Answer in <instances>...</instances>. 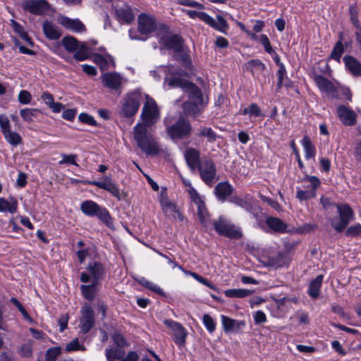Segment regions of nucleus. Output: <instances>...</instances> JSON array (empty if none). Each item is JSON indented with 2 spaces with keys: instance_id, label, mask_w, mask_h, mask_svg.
<instances>
[{
  "instance_id": "nucleus-46",
  "label": "nucleus",
  "mask_w": 361,
  "mask_h": 361,
  "mask_svg": "<svg viewBox=\"0 0 361 361\" xmlns=\"http://www.w3.org/2000/svg\"><path fill=\"white\" fill-rule=\"evenodd\" d=\"M62 348L60 346H56L49 348L46 351L45 361H56L57 357L61 354Z\"/></svg>"
},
{
  "instance_id": "nucleus-48",
  "label": "nucleus",
  "mask_w": 361,
  "mask_h": 361,
  "mask_svg": "<svg viewBox=\"0 0 361 361\" xmlns=\"http://www.w3.org/2000/svg\"><path fill=\"white\" fill-rule=\"evenodd\" d=\"M200 135L206 137L207 141L213 142L216 140L217 135L216 133L209 127H204L202 128Z\"/></svg>"
},
{
  "instance_id": "nucleus-26",
  "label": "nucleus",
  "mask_w": 361,
  "mask_h": 361,
  "mask_svg": "<svg viewBox=\"0 0 361 361\" xmlns=\"http://www.w3.org/2000/svg\"><path fill=\"white\" fill-rule=\"evenodd\" d=\"M184 157L191 170H195L200 165V152L197 149L192 147L187 149Z\"/></svg>"
},
{
  "instance_id": "nucleus-55",
  "label": "nucleus",
  "mask_w": 361,
  "mask_h": 361,
  "mask_svg": "<svg viewBox=\"0 0 361 361\" xmlns=\"http://www.w3.org/2000/svg\"><path fill=\"white\" fill-rule=\"evenodd\" d=\"M32 95L27 90H21L18 94V101L20 104H27L31 102Z\"/></svg>"
},
{
  "instance_id": "nucleus-27",
  "label": "nucleus",
  "mask_w": 361,
  "mask_h": 361,
  "mask_svg": "<svg viewBox=\"0 0 361 361\" xmlns=\"http://www.w3.org/2000/svg\"><path fill=\"white\" fill-rule=\"evenodd\" d=\"M42 29L44 35L51 40L59 39L62 35L61 30L55 24L49 21L44 22Z\"/></svg>"
},
{
  "instance_id": "nucleus-44",
  "label": "nucleus",
  "mask_w": 361,
  "mask_h": 361,
  "mask_svg": "<svg viewBox=\"0 0 361 361\" xmlns=\"http://www.w3.org/2000/svg\"><path fill=\"white\" fill-rule=\"evenodd\" d=\"M74 52V58L77 61H84L89 57V50L85 42H81L78 49Z\"/></svg>"
},
{
  "instance_id": "nucleus-30",
  "label": "nucleus",
  "mask_w": 361,
  "mask_h": 361,
  "mask_svg": "<svg viewBox=\"0 0 361 361\" xmlns=\"http://www.w3.org/2000/svg\"><path fill=\"white\" fill-rule=\"evenodd\" d=\"M18 203L16 198L6 199L0 197V212H9L13 214L18 209Z\"/></svg>"
},
{
  "instance_id": "nucleus-40",
  "label": "nucleus",
  "mask_w": 361,
  "mask_h": 361,
  "mask_svg": "<svg viewBox=\"0 0 361 361\" xmlns=\"http://www.w3.org/2000/svg\"><path fill=\"white\" fill-rule=\"evenodd\" d=\"M40 114V111L37 109H29L25 108L20 111V115L25 122H32L38 114Z\"/></svg>"
},
{
  "instance_id": "nucleus-10",
  "label": "nucleus",
  "mask_w": 361,
  "mask_h": 361,
  "mask_svg": "<svg viewBox=\"0 0 361 361\" xmlns=\"http://www.w3.org/2000/svg\"><path fill=\"white\" fill-rule=\"evenodd\" d=\"M192 132V126L188 120L181 118L167 128L169 136L173 141H178L188 137Z\"/></svg>"
},
{
  "instance_id": "nucleus-37",
  "label": "nucleus",
  "mask_w": 361,
  "mask_h": 361,
  "mask_svg": "<svg viewBox=\"0 0 361 361\" xmlns=\"http://www.w3.org/2000/svg\"><path fill=\"white\" fill-rule=\"evenodd\" d=\"M81 42H78L75 37L68 36L62 39V44L68 52L75 51Z\"/></svg>"
},
{
  "instance_id": "nucleus-61",
  "label": "nucleus",
  "mask_w": 361,
  "mask_h": 361,
  "mask_svg": "<svg viewBox=\"0 0 361 361\" xmlns=\"http://www.w3.org/2000/svg\"><path fill=\"white\" fill-rule=\"evenodd\" d=\"M93 61L98 66H99L102 69L106 68L107 60L103 56H101L99 54H95L93 56Z\"/></svg>"
},
{
  "instance_id": "nucleus-14",
  "label": "nucleus",
  "mask_w": 361,
  "mask_h": 361,
  "mask_svg": "<svg viewBox=\"0 0 361 361\" xmlns=\"http://www.w3.org/2000/svg\"><path fill=\"white\" fill-rule=\"evenodd\" d=\"M164 324L172 331L174 342L179 346L184 345L188 332L183 326L180 323L171 319H165Z\"/></svg>"
},
{
  "instance_id": "nucleus-50",
  "label": "nucleus",
  "mask_w": 361,
  "mask_h": 361,
  "mask_svg": "<svg viewBox=\"0 0 361 361\" xmlns=\"http://www.w3.org/2000/svg\"><path fill=\"white\" fill-rule=\"evenodd\" d=\"M94 251L92 248H86L80 250L77 252V256L79 259L80 262L84 263L86 259H90Z\"/></svg>"
},
{
  "instance_id": "nucleus-39",
  "label": "nucleus",
  "mask_w": 361,
  "mask_h": 361,
  "mask_svg": "<svg viewBox=\"0 0 361 361\" xmlns=\"http://www.w3.org/2000/svg\"><path fill=\"white\" fill-rule=\"evenodd\" d=\"M86 350L85 346L82 343H80L79 339L75 338L68 342L65 347V351L66 353H71L76 351H82L84 352Z\"/></svg>"
},
{
  "instance_id": "nucleus-45",
  "label": "nucleus",
  "mask_w": 361,
  "mask_h": 361,
  "mask_svg": "<svg viewBox=\"0 0 361 361\" xmlns=\"http://www.w3.org/2000/svg\"><path fill=\"white\" fill-rule=\"evenodd\" d=\"M181 271H183V272L186 274V275H188V276H192V278H194L196 281H199L200 283L205 285L206 286L209 287V288L212 289V290H216V287L214 285H213L212 283H210L207 279L203 278L202 276H201L200 275L195 273V272H192V271H187V270H185L183 267H182V269H180Z\"/></svg>"
},
{
  "instance_id": "nucleus-31",
  "label": "nucleus",
  "mask_w": 361,
  "mask_h": 361,
  "mask_svg": "<svg viewBox=\"0 0 361 361\" xmlns=\"http://www.w3.org/2000/svg\"><path fill=\"white\" fill-rule=\"evenodd\" d=\"M215 192L219 199L225 200L232 193L233 188L226 182L220 183L216 186Z\"/></svg>"
},
{
  "instance_id": "nucleus-64",
  "label": "nucleus",
  "mask_w": 361,
  "mask_h": 361,
  "mask_svg": "<svg viewBox=\"0 0 361 361\" xmlns=\"http://www.w3.org/2000/svg\"><path fill=\"white\" fill-rule=\"evenodd\" d=\"M41 99L49 107L54 102L53 95L48 92H44L41 96Z\"/></svg>"
},
{
  "instance_id": "nucleus-32",
  "label": "nucleus",
  "mask_w": 361,
  "mask_h": 361,
  "mask_svg": "<svg viewBox=\"0 0 361 361\" xmlns=\"http://www.w3.org/2000/svg\"><path fill=\"white\" fill-rule=\"evenodd\" d=\"M210 19L211 21L207 23V25L224 34H227L228 25L221 16H217V22L212 16H210Z\"/></svg>"
},
{
  "instance_id": "nucleus-17",
  "label": "nucleus",
  "mask_w": 361,
  "mask_h": 361,
  "mask_svg": "<svg viewBox=\"0 0 361 361\" xmlns=\"http://www.w3.org/2000/svg\"><path fill=\"white\" fill-rule=\"evenodd\" d=\"M314 80L322 93L331 97H339V94H336L338 84L331 82L322 75H316Z\"/></svg>"
},
{
  "instance_id": "nucleus-16",
  "label": "nucleus",
  "mask_w": 361,
  "mask_h": 361,
  "mask_svg": "<svg viewBox=\"0 0 361 361\" xmlns=\"http://www.w3.org/2000/svg\"><path fill=\"white\" fill-rule=\"evenodd\" d=\"M89 183L108 191L118 200H121L119 188L110 176H104L100 180L90 181Z\"/></svg>"
},
{
  "instance_id": "nucleus-25",
  "label": "nucleus",
  "mask_w": 361,
  "mask_h": 361,
  "mask_svg": "<svg viewBox=\"0 0 361 361\" xmlns=\"http://www.w3.org/2000/svg\"><path fill=\"white\" fill-rule=\"evenodd\" d=\"M343 63L345 69L353 76H361V63L352 56H344Z\"/></svg>"
},
{
  "instance_id": "nucleus-19",
  "label": "nucleus",
  "mask_w": 361,
  "mask_h": 361,
  "mask_svg": "<svg viewBox=\"0 0 361 361\" xmlns=\"http://www.w3.org/2000/svg\"><path fill=\"white\" fill-rule=\"evenodd\" d=\"M336 114L343 125L351 126L356 123L357 114L351 108L339 105L336 109Z\"/></svg>"
},
{
  "instance_id": "nucleus-53",
  "label": "nucleus",
  "mask_w": 361,
  "mask_h": 361,
  "mask_svg": "<svg viewBox=\"0 0 361 361\" xmlns=\"http://www.w3.org/2000/svg\"><path fill=\"white\" fill-rule=\"evenodd\" d=\"M176 3L180 5L196 8L199 9H203L204 8V6L203 4L193 0H177Z\"/></svg>"
},
{
  "instance_id": "nucleus-1",
  "label": "nucleus",
  "mask_w": 361,
  "mask_h": 361,
  "mask_svg": "<svg viewBox=\"0 0 361 361\" xmlns=\"http://www.w3.org/2000/svg\"><path fill=\"white\" fill-rule=\"evenodd\" d=\"M185 70L174 73L173 75L189 76L193 73L190 60L184 61ZM169 88L180 87L188 96V101L183 104L184 112L188 115H198L203 109V99L200 90L185 79L176 75L171 79L166 78L164 82Z\"/></svg>"
},
{
  "instance_id": "nucleus-9",
  "label": "nucleus",
  "mask_w": 361,
  "mask_h": 361,
  "mask_svg": "<svg viewBox=\"0 0 361 361\" xmlns=\"http://www.w3.org/2000/svg\"><path fill=\"white\" fill-rule=\"evenodd\" d=\"M141 117L145 128L150 127L159 118V111L156 102L152 99L146 97V102L143 106Z\"/></svg>"
},
{
  "instance_id": "nucleus-8",
  "label": "nucleus",
  "mask_w": 361,
  "mask_h": 361,
  "mask_svg": "<svg viewBox=\"0 0 361 361\" xmlns=\"http://www.w3.org/2000/svg\"><path fill=\"white\" fill-rule=\"evenodd\" d=\"M142 99L140 92H133L127 94L121 102V114L125 117L134 116L139 109Z\"/></svg>"
},
{
  "instance_id": "nucleus-43",
  "label": "nucleus",
  "mask_w": 361,
  "mask_h": 361,
  "mask_svg": "<svg viewBox=\"0 0 361 361\" xmlns=\"http://www.w3.org/2000/svg\"><path fill=\"white\" fill-rule=\"evenodd\" d=\"M3 135L5 140L12 146H18L22 142L21 136L18 133L11 131V130Z\"/></svg>"
},
{
  "instance_id": "nucleus-18",
  "label": "nucleus",
  "mask_w": 361,
  "mask_h": 361,
  "mask_svg": "<svg viewBox=\"0 0 361 361\" xmlns=\"http://www.w3.org/2000/svg\"><path fill=\"white\" fill-rule=\"evenodd\" d=\"M138 30L141 35H148L156 29V20L152 16L141 13L137 18Z\"/></svg>"
},
{
  "instance_id": "nucleus-20",
  "label": "nucleus",
  "mask_w": 361,
  "mask_h": 361,
  "mask_svg": "<svg viewBox=\"0 0 361 361\" xmlns=\"http://www.w3.org/2000/svg\"><path fill=\"white\" fill-rule=\"evenodd\" d=\"M198 168L203 180L207 184L212 183L216 177V167L213 161L206 160Z\"/></svg>"
},
{
  "instance_id": "nucleus-34",
  "label": "nucleus",
  "mask_w": 361,
  "mask_h": 361,
  "mask_svg": "<svg viewBox=\"0 0 361 361\" xmlns=\"http://www.w3.org/2000/svg\"><path fill=\"white\" fill-rule=\"evenodd\" d=\"M254 290L244 288L228 289L224 291V295L228 298H243L252 295Z\"/></svg>"
},
{
  "instance_id": "nucleus-51",
  "label": "nucleus",
  "mask_w": 361,
  "mask_h": 361,
  "mask_svg": "<svg viewBox=\"0 0 361 361\" xmlns=\"http://www.w3.org/2000/svg\"><path fill=\"white\" fill-rule=\"evenodd\" d=\"M336 94H339V97H337L338 99H347L348 101H351L352 99L351 92L348 87H341L338 85Z\"/></svg>"
},
{
  "instance_id": "nucleus-4",
  "label": "nucleus",
  "mask_w": 361,
  "mask_h": 361,
  "mask_svg": "<svg viewBox=\"0 0 361 361\" xmlns=\"http://www.w3.org/2000/svg\"><path fill=\"white\" fill-rule=\"evenodd\" d=\"M159 201L166 217L180 221L184 220V215L176 203L168 198L166 189L161 190L159 195Z\"/></svg>"
},
{
  "instance_id": "nucleus-35",
  "label": "nucleus",
  "mask_w": 361,
  "mask_h": 361,
  "mask_svg": "<svg viewBox=\"0 0 361 361\" xmlns=\"http://www.w3.org/2000/svg\"><path fill=\"white\" fill-rule=\"evenodd\" d=\"M268 226L276 232L283 233L286 231L287 226L280 219L276 217H269L267 219Z\"/></svg>"
},
{
  "instance_id": "nucleus-57",
  "label": "nucleus",
  "mask_w": 361,
  "mask_h": 361,
  "mask_svg": "<svg viewBox=\"0 0 361 361\" xmlns=\"http://www.w3.org/2000/svg\"><path fill=\"white\" fill-rule=\"evenodd\" d=\"M0 128L3 134L11 130L10 121L6 115H0Z\"/></svg>"
},
{
  "instance_id": "nucleus-38",
  "label": "nucleus",
  "mask_w": 361,
  "mask_h": 361,
  "mask_svg": "<svg viewBox=\"0 0 361 361\" xmlns=\"http://www.w3.org/2000/svg\"><path fill=\"white\" fill-rule=\"evenodd\" d=\"M124 350L120 348H106L105 351V355L108 361L121 360L124 357Z\"/></svg>"
},
{
  "instance_id": "nucleus-59",
  "label": "nucleus",
  "mask_w": 361,
  "mask_h": 361,
  "mask_svg": "<svg viewBox=\"0 0 361 361\" xmlns=\"http://www.w3.org/2000/svg\"><path fill=\"white\" fill-rule=\"evenodd\" d=\"M346 235L350 236L361 235V225L357 224L350 226L346 231Z\"/></svg>"
},
{
  "instance_id": "nucleus-62",
  "label": "nucleus",
  "mask_w": 361,
  "mask_h": 361,
  "mask_svg": "<svg viewBox=\"0 0 361 361\" xmlns=\"http://www.w3.org/2000/svg\"><path fill=\"white\" fill-rule=\"evenodd\" d=\"M286 71L285 66L283 64H280L279 69L277 72V76H278L277 87H278V88L281 87L282 81H283V77L286 75Z\"/></svg>"
},
{
  "instance_id": "nucleus-49",
  "label": "nucleus",
  "mask_w": 361,
  "mask_h": 361,
  "mask_svg": "<svg viewBox=\"0 0 361 361\" xmlns=\"http://www.w3.org/2000/svg\"><path fill=\"white\" fill-rule=\"evenodd\" d=\"M343 52H344V47H343L341 42L339 41L336 44L334 48L333 49L331 54V58L337 61H340V59H341Z\"/></svg>"
},
{
  "instance_id": "nucleus-33",
  "label": "nucleus",
  "mask_w": 361,
  "mask_h": 361,
  "mask_svg": "<svg viewBox=\"0 0 361 361\" xmlns=\"http://www.w3.org/2000/svg\"><path fill=\"white\" fill-rule=\"evenodd\" d=\"M301 144L305 150V157L306 159H314L316 149L312 145L310 138L308 136H304L301 140Z\"/></svg>"
},
{
  "instance_id": "nucleus-7",
  "label": "nucleus",
  "mask_w": 361,
  "mask_h": 361,
  "mask_svg": "<svg viewBox=\"0 0 361 361\" xmlns=\"http://www.w3.org/2000/svg\"><path fill=\"white\" fill-rule=\"evenodd\" d=\"M213 226L219 235L232 239H238L242 236L240 228L223 216H220L217 220H215L213 222Z\"/></svg>"
},
{
  "instance_id": "nucleus-54",
  "label": "nucleus",
  "mask_w": 361,
  "mask_h": 361,
  "mask_svg": "<svg viewBox=\"0 0 361 361\" xmlns=\"http://www.w3.org/2000/svg\"><path fill=\"white\" fill-rule=\"evenodd\" d=\"M112 339L114 344L117 345L118 348H123L126 345H128V343L126 341L124 336L119 333H115L112 336Z\"/></svg>"
},
{
  "instance_id": "nucleus-28",
  "label": "nucleus",
  "mask_w": 361,
  "mask_h": 361,
  "mask_svg": "<svg viewBox=\"0 0 361 361\" xmlns=\"http://www.w3.org/2000/svg\"><path fill=\"white\" fill-rule=\"evenodd\" d=\"M161 43L167 48L179 51L182 47L181 38L178 35L164 36L161 39Z\"/></svg>"
},
{
  "instance_id": "nucleus-63",
  "label": "nucleus",
  "mask_w": 361,
  "mask_h": 361,
  "mask_svg": "<svg viewBox=\"0 0 361 361\" xmlns=\"http://www.w3.org/2000/svg\"><path fill=\"white\" fill-rule=\"evenodd\" d=\"M68 319L69 316L68 314H64L61 315V317L59 319L58 324L59 325V331L61 332L63 331L66 329Z\"/></svg>"
},
{
  "instance_id": "nucleus-21",
  "label": "nucleus",
  "mask_w": 361,
  "mask_h": 361,
  "mask_svg": "<svg viewBox=\"0 0 361 361\" xmlns=\"http://www.w3.org/2000/svg\"><path fill=\"white\" fill-rule=\"evenodd\" d=\"M114 13L117 19L123 23H130L134 18L135 16L132 8L126 4L121 5H114Z\"/></svg>"
},
{
  "instance_id": "nucleus-11",
  "label": "nucleus",
  "mask_w": 361,
  "mask_h": 361,
  "mask_svg": "<svg viewBox=\"0 0 361 361\" xmlns=\"http://www.w3.org/2000/svg\"><path fill=\"white\" fill-rule=\"evenodd\" d=\"M337 210L339 218H334L331 221V226L336 231L341 232L345 228L350 220L353 219L354 213L348 204L337 205Z\"/></svg>"
},
{
  "instance_id": "nucleus-15",
  "label": "nucleus",
  "mask_w": 361,
  "mask_h": 361,
  "mask_svg": "<svg viewBox=\"0 0 361 361\" xmlns=\"http://www.w3.org/2000/svg\"><path fill=\"white\" fill-rule=\"evenodd\" d=\"M21 6L25 11L34 15H42L51 8L45 0H23Z\"/></svg>"
},
{
  "instance_id": "nucleus-22",
  "label": "nucleus",
  "mask_w": 361,
  "mask_h": 361,
  "mask_svg": "<svg viewBox=\"0 0 361 361\" xmlns=\"http://www.w3.org/2000/svg\"><path fill=\"white\" fill-rule=\"evenodd\" d=\"M221 319L224 331L226 334L238 331L245 326L244 321L233 319L225 315H221Z\"/></svg>"
},
{
  "instance_id": "nucleus-5",
  "label": "nucleus",
  "mask_w": 361,
  "mask_h": 361,
  "mask_svg": "<svg viewBox=\"0 0 361 361\" xmlns=\"http://www.w3.org/2000/svg\"><path fill=\"white\" fill-rule=\"evenodd\" d=\"M105 269L102 264L98 262H90L85 269L80 273V281L83 283L94 282L101 283L104 279Z\"/></svg>"
},
{
  "instance_id": "nucleus-52",
  "label": "nucleus",
  "mask_w": 361,
  "mask_h": 361,
  "mask_svg": "<svg viewBox=\"0 0 361 361\" xmlns=\"http://www.w3.org/2000/svg\"><path fill=\"white\" fill-rule=\"evenodd\" d=\"M202 322L209 332L212 333L216 329V323L210 315L207 314H204L202 317Z\"/></svg>"
},
{
  "instance_id": "nucleus-23",
  "label": "nucleus",
  "mask_w": 361,
  "mask_h": 361,
  "mask_svg": "<svg viewBox=\"0 0 361 361\" xmlns=\"http://www.w3.org/2000/svg\"><path fill=\"white\" fill-rule=\"evenodd\" d=\"M121 76L116 73H106L102 75L103 85L110 89L117 90L122 83Z\"/></svg>"
},
{
  "instance_id": "nucleus-24",
  "label": "nucleus",
  "mask_w": 361,
  "mask_h": 361,
  "mask_svg": "<svg viewBox=\"0 0 361 361\" xmlns=\"http://www.w3.org/2000/svg\"><path fill=\"white\" fill-rule=\"evenodd\" d=\"M58 22L67 29L77 32H82L85 30V25L78 19H71L66 16H60Z\"/></svg>"
},
{
  "instance_id": "nucleus-58",
  "label": "nucleus",
  "mask_w": 361,
  "mask_h": 361,
  "mask_svg": "<svg viewBox=\"0 0 361 361\" xmlns=\"http://www.w3.org/2000/svg\"><path fill=\"white\" fill-rule=\"evenodd\" d=\"M259 40L261 44L264 46L265 51L271 54L274 52V50L270 44L269 40L267 35H262L259 37Z\"/></svg>"
},
{
  "instance_id": "nucleus-42",
  "label": "nucleus",
  "mask_w": 361,
  "mask_h": 361,
  "mask_svg": "<svg viewBox=\"0 0 361 361\" xmlns=\"http://www.w3.org/2000/svg\"><path fill=\"white\" fill-rule=\"evenodd\" d=\"M231 202L242 207L245 210L250 212L252 209L251 202L249 198H243L239 196H233L231 199Z\"/></svg>"
},
{
  "instance_id": "nucleus-41",
  "label": "nucleus",
  "mask_w": 361,
  "mask_h": 361,
  "mask_svg": "<svg viewBox=\"0 0 361 361\" xmlns=\"http://www.w3.org/2000/svg\"><path fill=\"white\" fill-rule=\"evenodd\" d=\"M182 11L185 13L186 15H188L192 19L197 18L202 20L203 22H204L205 23H207L209 21H211L210 16L208 15L207 13L187 9H182Z\"/></svg>"
},
{
  "instance_id": "nucleus-6",
  "label": "nucleus",
  "mask_w": 361,
  "mask_h": 361,
  "mask_svg": "<svg viewBox=\"0 0 361 361\" xmlns=\"http://www.w3.org/2000/svg\"><path fill=\"white\" fill-rule=\"evenodd\" d=\"M80 210L87 216H97L106 225H109L111 223V216L108 210L104 207H100L97 203L92 200H85L82 202L80 204Z\"/></svg>"
},
{
  "instance_id": "nucleus-60",
  "label": "nucleus",
  "mask_w": 361,
  "mask_h": 361,
  "mask_svg": "<svg viewBox=\"0 0 361 361\" xmlns=\"http://www.w3.org/2000/svg\"><path fill=\"white\" fill-rule=\"evenodd\" d=\"M61 157H62V159L61 161H59V164L69 163L73 165L78 166V164L75 161L76 158H77V156L75 154L67 155V154H62Z\"/></svg>"
},
{
  "instance_id": "nucleus-2",
  "label": "nucleus",
  "mask_w": 361,
  "mask_h": 361,
  "mask_svg": "<svg viewBox=\"0 0 361 361\" xmlns=\"http://www.w3.org/2000/svg\"><path fill=\"white\" fill-rule=\"evenodd\" d=\"M134 139L139 148L147 155H156L159 152V145L155 138L143 124H137L133 129Z\"/></svg>"
},
{
  "instance_id": "nucleus-47",
  "label": "nucleus",
  "mask_w": 361,
  "mask_h": 361,
  "mask_svg": "<svg viewBox=\"0 0 361 361\" xmlns=\"http://www.w3.org/2000/svg\"><path fill=\"white\" fill-rule=\"evenodd\" d=\"M242 114L243 115L248 114L250 116H253L255 117H259L262 116V111L259 106L255 103H252L249 106L245 108L243 110Z\"/></svg>"
},
{
  "instance_id": "nucleus-3",
  "label": "nucleus",
  "mask_w": 361,
  "mask_h": 361,
  "mask_svg": "<svg viewBox=\"0 0 361 361\" xmlns=\"http://www.w3.org/2000/svg\"><path fill=\"white\" fill-rule=\"evenodd\" d=\"M190 198L192 202V207L196 209V214L202 226L208 229L212 226L210 215L205 204L204 199L196 190L190 185L188 189Z\"/></svg>"
},
{
  "instance_id": "nucleus-29",
  "label": "nucleus",
  "mask_w": 361,
  "mask_h": 361,
  "mask_svg": "<svg viewBox=\"0 0 361 361\" xmlns=\"http://www.w3.org/2000/svg\"><path fill=\"white\" fill-rule=\"evenodd\" d=\"M100 283L89 282L80 286V290L84 298L88 300H92L98 292Z\"/></svg>"
},
{
  "instance_id": "nucleus-36",
  "label": "nucleus",
  "mask_w": 361,
  "mask_h": 361,
  "mask_svg": "<svg viewBox=\"0 0 361 361\" xmlns=\"http://www.w3.org/2000/svg\"><path fill=\"white\" fill-rule=\"evenodd\" d=\"M323 276L318 275L310 282L308 293L312 298H317L319 296Z\"/></svg>"
},
{
  "instance_id": "nucleus-12",
  "label": "nucleus",
  "mask_w": 361,
  "mask_h": 361,
  "mask_svg": "<svg viewBox=\"0 0 361 361\" xmlns=\"http://www.w3.org/2000/svg\"><path fill=\"white\" fill-rule=\"evenodd\" d=\"M302 183H312V189H301L297 188L296 197L300 201L308 200L314 198L317 195V190L320 187V180L314 176L307 175L302 180Z\"/></svg>"
},
{
  "instance_id": "nucleus-13",
  "label": "nucleus",
  "mask_w": 361,
  "mask_h": 361,
  "mask_svg": "<svg viewBox=\"0 0 361 361\" xmlns=\"http://www.w3.org/2000/svg\"><path fill=\"white\" fill-rule=\"evenodd\" d=\"M80 313L81 317L80 319L79 327L82 334H86L94 325V312L90 305L85 303L82 307Z\"/></svg>"
},
{
  "instance_id": "nucleus-56",
  "label": "nucleus",
  "mask_w": 361,
  "mask_h": 361,
  "mask_svg": "<svg viewBox=\"0 0 361 361\" xmlns=\"http://www.w3.org/2000/svg\"><path fill=\"white\" fill-rule=\"evenodd\" d=\"M78 119L82 123H84L85 124H88V125L93 126H97V122L94 119V118L87 114H85V113L80 114L78 116Z\"/></svg>"
}]
</instances>
